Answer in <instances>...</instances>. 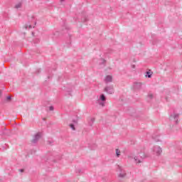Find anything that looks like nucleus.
I'll return each instance as SVG.
<instances>
[{
	"instance_id": "9b49d317",
	"label": "nucleus",
	"mask_w": 182,
	"mask_h": 182,
	"mask_svg": "<svg viewBox=\"0 0 182 182\" xmlns=\"http://www.w3.org/2000/svg\"><path fill=\"white\" fill-rule=\"evenodd\" d=\"M50 110H53V107H50Z\"/></svg>"
},
{
	"instance_id": "dca6fc26",
	"label": "nucleus",
	"mask_w": 182,
	"mask_h": 182,
	"mask_svg": "<svg viewBox=\"0 0 182 182\" xmlns=\"http://www.w3.org/2000/svg\"><path fill=\"white\" fill-rule=\"evenodd\" d=\"M1 90H0V95H1Z\"/></svg>"
},
{
	"instance_id": "0eeeda50",
	"label": "nucleus",
	"mask_w": 182,
	"mask_h": 182,
	"mask_svg": "<svg viewBox=\"0 0 182 182\" xmlns=\"http://www.w3.org/2000/svg\"><path fill=\"white\" fill-rule=\"evenodd\" d=\"M70 127L73 129V130H75V125H73V124H70Z\"/></svg>"
},
{
	"instance_id": "4468645a",
	"label": "nucleus",
	"mask_w": 182,
	"mask_h": 182,
	"mask_svg": "<svg viewBox=\"0 0 182 182\" xmlns=\"http://www.w3.org/2000/svg\"><path fill=\"white\" fill-rule=\"evenodd\" d=\"M8 99H11V97H8Z\"/></svg>"
},
{
	"instance_id": "ddd939ff",
	"label": "nucleus",
	"mask_w": 182,
	"mask_h": 182,
	"mask_svg": "<svg viewBox=\"0 0 182 182\" xmlns=\"http://www.w3.org/2000/svg\"><path fill=\"white\" fill-rule=\"evenodd\" d=\"M101 105H102V106H105V104H103V103H102Z\"/></svg>"
},
{
	"instance_id": "2eb2a0df",
	"label": "nucleus",
	"mask_w": 182,
	"mask_h": 182,
	"mask_svg": "<svg viewBox=\"0 0 182 182\" xmlns=\"http://www.w3.org/2000/svg\"><path fill=\"white\" fill-rule=\"evenodd\" d=\"M61 2H63V0H61Z\"/></svg>"
},
{
	"instance_id": "20e7f679",
	"label": "nucleus",
	"mask_w": 182,
	"mask_h": 182,
	"mask_svg": "<svg viewBox=\"0 0 182 182\" xmlns=\"http://www.w3.org/2000/svg\"><path fill=\"white\" fill-rule=\"evenodd\" d=\"M100 99L102 102H105L106 100V97H105V95H100Z\"/></svg>"
},
{
	"instance_id": "9d476101",
	"label": "nucleus",
	"mask_w": 182,
	"mask_h": 182,
	"mask_svg": "<svg viewBox=\"0 0 182 182\" xmlns=\"http://www.w3.org/2000/svg\"><path fill=\"white\" fill-rule=\"evenodd\" d=\"M135 160H136V163H141V161H140V160H139V159H135Z\"/></svg>"
},
{
	"instance_id": "1a4fd4ad",
	"label": "nucleus",
	"mask_w": 182,
	"mask_h": 182,
	"mask_svg": "<svg viewBox=\"0 0 182 182\" xmlns=\"http://www.w3.org/2000/svg\"><path fill=\"white\" fill-rule=\"evenodd\" d=\"M39 137H41V134H37L36 135V139H39Z\"/></svg>"
},
{
	"instance_id": "423d86ee",
	"label": "nucleus",
	"mask_w": 182,
	"mask_h": 182,
	"mask_svg": "<svg viewBox=\"0 0 182 182\" xmlns=\"http://www.w3.org/2000/svg\"><path fill=\"white\" fill-rule=\"evenodd\" d=\"M116 155L119 157V156H120V150L117 149H116Z\"/></svg>"
},
{
	"instance_id": "39448f33",
	"label": "nucleus",
	"mask_w": 182,
	"mask_h": 182,
	"mask_svg": "<svg viewBox=\"0 0 182 182\" xmlns=\"http://www.w3.org/2000/svg\"><path fill=\"white\" fill-rule=\"evenodd\" d=\"M146 77H151V73H150L149 71L146 72Z\"/></svg>"
},
{
	"instance_id": "f8f14e48",
	"label": "nucleus",
	"mask_w": 182,
	"mask_h": 182,
	"mask_svg": "<svg viewBox=\"0 0 182 182\" xmlns=\"http://www.w3.org/2000/svg\"><path fill=\"white\" fill-rule=\"evenodd\" d=\"M120 176H121V177H124V175H123V174L121 173V174H120Z\"/></svg>"
},
{
	"instance_id": "f03ea898",
	"label": "nucleus",
	"mask_w": 182,
	"mask_h": 182,
	"mask_svg": "<svg viewBox=\"0 0 182 182\" xmlns=\"http://www.w3.org/2000/svg\"><path fill=\"white\" fill-rule=\"evenodd\" d=\"M112 77L111 75H107L105 77L106 82H112Z\"/></svg>"
},
{
	"instance_id": "7ed1b4c3",
	"label": "nucleus",
	"mask_w": 182,
	"mask_h": 182,
	"mask_svg": "<svg viewBox=\"0 0 182 182\" xmlns=\"http://www.w3.org/2000/svg\"><path fill=\"white\" fill-rule=\"evenodd\" d=\"M154 151L157 153V154H160L162 151L161 148H160V147L155 148Z\"/></svg>"
},
{
	"instance_id": "f257e3e1",
	"label": "nucleus",
	"mask_w": 182,
	"mask_h": 182,
	"mask_svg": "<svg viewBox=\"0 0 182 182\" xmlns=\"http://www.w3.org/2000/svg\"><path fill=\"white\" fill-rule=\"evenodd\" d=\"M105 92H107V93H109V95H112L114 92L113 87H107L105 88Z\"/></svg>"
},
{
	"instance_id": "6e6552de",
	"label": "nucleus",
	"mask_w": 182,
	"mask_h": 182,
	"mask_svg": "<svg viewBox=\"0 0 182 182\" xmlns=\"http://www.w3.org/2000/svg\"><path fill=\"white\" fill-rule=\"evenodd\" d=\"M21 6H22V4H18L17 5H16V8L18 9V8H21Z\"/></svg>"
}]
</instances>
